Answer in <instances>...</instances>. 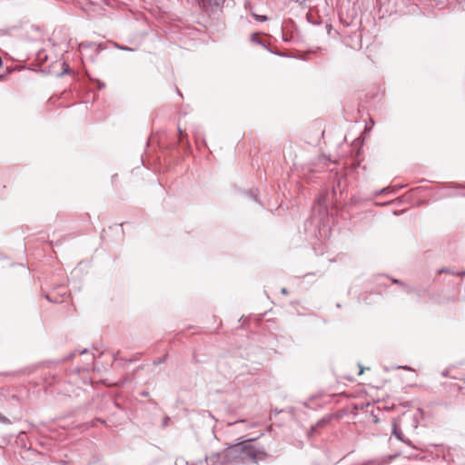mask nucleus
Segmentation results:
<instances>
[{
	"instance_id": "6e6552de",
	"label": "nucleus",
	"mask_w": 465,
	"mask_h": 465,
	"mask_svg": "<svg viewBox=\"0 0 465 465\" xmlns=\"http://www.w3.org/2000/svg\"><path fill=\"white\" fill-rule=\"evenodd\" d=\"M438 274H441V273H450V274H453V275H458L457 273L458 272H452L450 271L449 268H441L440 270H438Z\"/></svg>"
},
{
	"instance_id": "9d476101",
	"label": "nucleus",
	"mask_w": 465,
	"mask_h": 465,
	"mask_svg": "<svg viewBox=\"0 0 465 465\" xmlns=\"http://www.w3.org/2000/svg\"><path fill=\"white\" fill-rule=\"evenodd\" d=\"M257 192H258V190H251V191L248 193L249 196H250L251 198H252V199H253L254 201H256V202L258 201V200H257Z\"/></svg>"
},
{
	"instance_id": "5701e85b",
	"label": "nucleus",
	"mask_w": 465,
	"mask_h": 465,
	"mask_svg": "<svg viewBox=\"0 0 465 465\" xmlns=\"http://www.w3.org/2000/svg\"><path fill=\"white\" fill-rule=\"evenodd\" d=\"M457 274H458V275H465V271H462V272H459V273H457Z\"/></svg>"
},
{
	"instance_id": "2eb2a0df",
	"label": "nucleus",
	"mask_w": 465,
	"mask_h": 465,
	"mask_svg": "<svg viewBox=\"0 0 465 465\" xmlns=\"http://www.w3.org/2000/svg\"><path fill=\"white\" fill-rule=\"evenodd\" d=\"M392 282L394 283H396V284L404 285V283L401 281L398 280V279H393Z\"/></svg>"
},
{
	"instance_id": "7ed1b4c3",
	"label": "nucleus",
	"mask_w": 465,
	"mask_h": 465,
	"mask_svg": "<svg viewBox=\"0 0 465 465\" xmlns=\"http://www.w3.org/2000/svg\"><path fill=\"white\" fill-rule=\"evenodd\" d=\"M392 433H393V435L396 437V439L398 440L402 441L407 447H411V448L415 449V447L412 446L411 440L405 439L404 436H403V433L401 432V430H399L396 426L393 427Z\"/></svg>"
},
{
	"instance_id": "f8f14e48",
	"label": "nucleus",
	"mask_w": 465,
	"mask_h": 465,
	"mask_svg": "<svg viewBox=\"0 0 465 465\" xmlns=\"http://www.w3.org/2000/svg\"><path fill=\"white\" fill-rule=\"evenodd\" d=\"M329 421V419H322L321 420H319L316 424L317 427H321V426H323L325 423H327Z\"/></svg>"
},
{
	"instance_id": "20e7f679",
	"label": "nucleus",
	"mask_w": 465,
	"mask_h": 465,
	"mask_svg": "<svg viewBox=\"0 0 465 465\" xmlns=\"http://www.w3.org/2000/svg\"><path fill=\"white\" fill-rule=\"evenodd\" d=\"M251 41L254 44L260 45L263 46L264 48L268 49L266 45L264 44V42L258 37V34H256V33L252 34Z\"/></svg>"
},
{
	"instance_id": "aec40b11",
	"label": "nucleus",
	"mask_w": 465,
	"mask_h": 465,
	"mask_svg": "<svg viewBox=\"0 0 465 465\" xmlns=\"http://www.w3.org/2000/svg\"><path fill=\"white\" fill-rule=\"evenodd\" d=\"M74 355H75V353H74V352H73V353H71V354L67 357V359H72L73 357H74Z\"/></svg>"
},
{
	"instance_id": "412c9836",
	"label": "nucleus",
	"mask_w": 465,
	"mask_h": 465,
	"mask_svg": "<svg viewBox=\"0 0 465 465\" xmlns=\"http://www.w3.org/2000/svg\"><path fill=\"white\" fill-rule=\"evenodd\" d=\"M204 414L208 415L211 418H213V415L211 414V412H209V411H204Z\"/></svg>"
},
{
	"instance_id": "4be33fe9",
	"label": "nucleus",
	"mask_w": 465,
	"mask_h": 465,
	"mask_svg": "<svg viewBox=\"0 0 465 465\" xmlns=\"http://www.w3.org/2000/svg\"><path fill=\"white\" fill-rule=\"evenodd\" d=\"M86 352H87V350H86V349H84V350L81 351L79 353H80V354H84V353H86Z\"/></svg>"
},
{
	"instance_id": "39448f33",
	"label": "nucleus",
	"mask_w": 465,
	"mask_h": 465,
	"mask_svg": "<svg viewBox=\"0 0 465 465\" xmlns=\"http://www.w3.org/2000/svg\"><path fill=\"white\" fill-rule=\"evenodd\" d=\"M88 47H94L95 52H99V49L101 48V45H96L94 43H82L80 45V49L81 50H84V49L88 48Z\"/></svg>"
},
{
	"instance_id": "0eeeda50",
	"label": "nucleus",
	"mask_w": 465,
	"mask_h": 465,
	"mask_svg": "<svg viewBox=\"0 0 465 465\" xmlns=\"http://www.w3.org/2000/svg\"><path fill=\"white\" fill-rule=\"evenodd\" d=\"M396 191H397V188L388 186V187L381 189L380 192L377 193V194L395 193Z\"/></svg>"
},
{
	"instance_id": "423d86ee",
	"label": "nucleus",
	"mask_w": 465,
	"mask_h": 465,
	"mask_svg": "<svg viewBox=\"0 0 465 465\" xmlns=\"http://www.w3.org/2000/svg\"><path fill=\"white\" fill-rule=\"evenodd\" d=\"M252 15L258 22H266L269 20V17L267 15H257L255 13H252Z\"/></svg>"
},
{
	"instance_id": "f3484780",
	"label": "nucleus",
	"mask_w": 465,
	"mask_h": 465,
	"mask_svg": "<svg viewBox=\"0 0 465 465\" xmlns=\"http://www.w3.org/2000/svg\"><path fill=\"white\" fill-rule=\"evenodd\" d=\"M281 292L286 295L288 293V291L286 288H282Z\"/></svg>"
},
{
	"instance_id": "393cba45",
	"label": "nucleus",
	"mask_w": 465,
	"mask_h": 465,
	"mask_svg": "<svg viewBox=\"0 0 465 465\" xmlns=\"http://www.w3.org/2000/svg\"><path fill=\"white\" fill-rule=\"evenodd\" d=\"M178 130H179L180 134H183V130L180 127L178 128Z\"/></svg>"
},
{
	"instance_id": "1a4fd4ad",
	"label": "nucleus",
	"mask_w": 465,
	"mask_h": 465,
	"mask_svg": "<svg viewBox=\"0 0 465 465\" xmlns=\"http://www.w3.org/2000/svg\"><path fill=\"white\" fill-rule=\"evenodd\" d=\"M0 422L4 423V424H11V420L7 417L4 416L1 412H0Z\"/></svg>"
},
{
	"instance_id": "4468645a",
	"label": "nucleus",
	"mask_w": 465,
	"mask_h": 465,
	"mask_svg": "<svg viewBox=\"0 0 465 465\" xmlns=\"http://www.w3.org/2000/svg\"><path fill=\"white\" fill-rule=\"evenodd\" d=\"M165 359H166V356H164V357H163L162 359H159V360H157V361H153V364H154V365L161 364V363L164 362Z\"/></svg>"
},
{
	"instance_id": "a211bd4d",
	"label": "nucleus",
	"mask_w": 465,
	"mask_h": 465,
	"mask_svg": "<svg viewBox=\"0 0 465 465\" xmlns=\"http://www.w3.org/2000/svg\"><path fill=\"white\" fill-rule=\"evenodd\" d=\"M105 86L104 83L99 82V88L102 89Z\"/></svg>"
},
{
	"instance_id": "9b49d317",
	"label": "nucleus",
	"mask_w": 465,
	"mask_h": 465,
	"mask_svg": "<svg viewBox=\"0 0 465 465\" xmlns=\"http://www.w3.org/2000/svg\"><path fill=\"white\" fill-rule=\"evenodd\" d=\"M119 50H123V51H128V52H134L135 51L134 48H132V47H129L127 45H121V47H119Z\"/></svg>"
},
{
	"instance_id": "a878e982",
	"label": "nucleus",
	"mask_w": 465,
	"mask_h": 465,
	"mask_svg": "<svg viewBox=\"0 0 465 465\" xmlns=\"http://www.w3.org/2000/svg\"><path fill=\"white\" fill-rule=\"evenodd\" d=\"M363 372V369H361V371H359V375L362 374Z\"/></svg>"
},
{
	"instance_id": "b1692460",
	"label": "nucleus",
	"mask_w": 465,
	"mask_h": 465,
	"mask_svg": "<svg viewBox=\"0 0 465 465\" xmlns=\"http://www.w3.org/2000/svg\"><path fill=\"white\" fill-rule=\"evenodd\" d=\"M282 39L283 41H288L287 37H285L284 35H282Z\"/></svg>"
},
{
	"instance_id": "f257e3e1",
	"label": "nucleus",
	"mask_w": 465,
	"mask_h": 465,
	"mask_svg": "<svg viewBox=\"0 0 465 465\" xmlns=\"http://www.w3.org/2000/svg\"><path fill=\"white\" fill-rule=\"evenodd\" d=\"M256 438L243 440L230 444L224 450L213 452L206 457L208 465H238L248 462L257 464L259 460H265L267 453L263 448L252 444Z\"/></svg>"
},
{
	"instance_id": "f03ea898",
	"label": "nucleus",
	"mask_w": 465,
	"mask_h": 465,
	"mask_svg": "<svg viewBox=\"0 0 465 465\" xmlns=\"http://www.w3.org/2000/svg\"><path fill=\"white\" fill-rule=\"evenodd\" d=\"M225 0H199L200 7L207 14H216L222 11Z\"/></svg>"
},
{
	"instance_id": "dca6fc26",
	"label": "nucleus",
	"mask_w": 465,
	"mask_h": 465,
	"mask_svg": "<svg viewBox=\"0 0 465 465\" xmlns=\"http://www.w3.org/2000/svg\"><path fill=\"white\" fill-rule=\"evenodd\" d=\"M112 45H114V47H115L116 49H119V47H121L122 45L116 43V42H112Z\"/></svg>"
},
{
	"instance_id": "ddd939ff",
	"label": "nucleus",
	"mask_w": 465,
	"mask_h": 465,
	"mask_svg": "<svg viewBox=\"0 0 465 465\" xmlns=\"http://www.w3.org/2000/svg\"><path fill=\"white\" fill-rule=\"evenodd\" d=\"M169 420H170V418L169 417H164L163 420V427H167L169 425Z\"/></svg>"
},
{
	"instance_id": "6ab92c4d",
	"label": "nucleus",
	"mask_w": 465,
	"mask_h": 465,
	"mask_svg": "<svg viewBox=\"0 0 465 465\" xmlns=\"http://www.w3.org/2000/svg\"><path fill=\"white\" fill-rule=\"evenodd\" d=\"M390 202H387V203H376L377 205H381V206H385L387 204H389Z\"/></svg>"
}]
</instances>
